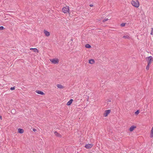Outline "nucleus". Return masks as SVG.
<instances>
[{
    "mask_svg": "<svg viewBox=\"0 0 153 153\" xmlns=\"http://www.w3.org/2000/svg\"><path fill=\"white\" fill-rule=\"evenodd\" d=\"M131 4L133 6L137 7H138L139 6V2L137 0L136 1H132L131 2Z\"/></svg>",
    "mask_w": 153,
    "mask_h": 153,
    "instance_id": "f257e3e1",
    "label": "nucleus"
},
{
    "mask_svg": "<svg viewBox=\"0 0 153 153\" xmlns=\"http://www.w3.org/2000/svg\"><path fill=\"white\" fill-rule=\"evenodd\" d=\"M146 60H148V65H150L152 61H153V58L151 56L146 57Z\"/></svg>",
    "mask_w": 153,
    "mask_h": 153,
    "instance_id": "f03ea898",
    "label": "nucleus"
},
{
    "mask_svg": "<svg viewBox=\"0 0 153 153\" xmlns=\"http://www.w3.org/2000/svg\"><path fill=\"white\" fill-rule=\"evenodd\" d=\"M69 7L66 6V7L63 8L62 9V11L64 13H67V12H69Z\"/></svg>",
    "mask_w": 153,
    "mask_h": 153,
    "instance_id": "7ed1b4c3",
    "label": "nucleus"
},
{
    "mask_svg": "<svg viewBox=\"0 0 153 153\" xmlns=\"http://www.w3.org/2000/svg\"><path fill=\"white\" fill-rule=\"evenodd\" d=\"M50 61L52 62V63L54 64L58 63L59 62V59L57 58L51 59Z\"/></svg>",
    "mask_w": 153,
    "mask_h": 153,
    "instance_id": "20e7f679",
    "label": "nucleus"
},
{
    "mask_svg": "<svg viewBox=\"0 0 153 153\" xmlns=\"http://www.w3.org/2000/svg\"><path fill=\"white\" fill-rule=\"evenodd\" d=\"M111 111V110L109 109L105 111L103 114V116L105 117H107L108 115L110 113Z\"/></svg>",
    "mask_w": 153,
    "mask_h": 153,
    "instance_id": "39448f33",
    "label": "nucleus"
},
{
    "mask_svg": "<svg viewBox=\"0 0 153 153\" xmlns=\"http://www.w3.org/2000/svg\"><path fill=\"white\" fill-rule=\"evenodd\" d=\"M93 146V144H86L85 147L87 149H89L91 148Z\"/></svg>",
    "mask_w": 153,
    "mask_h": 153,
    "instance_id": "423d86ee",
    "label": "nucleus"
},
{
    "mask_svg": "<svg viewBox=\"0 0 153 153\" xmlns=\"http://www.w3.org/2000/svg\"><path fill=\"white\" fill-rule=\"evenodd\" d=\"M136 128V126H131L129 129V131H133L134 129Z\"/></svg>",
    "mask_w": 153,
    "mask_h": 153,
    "instance_id": "0eeeda50",
    "label": "nucleus"
},
{
    "mask_svg": "<svg viewBox=\"0 0 153 153\" xmlns=\"http://www.w3.org/2000/svg\"><path fill=\"white\" fill-rule=\"evenodd\" d=\"M44 33L45 35L47 36H50V33L48 31H47L44 30Z\"/></svg>",
    "mask_w": 153,
    "mask_h": 153,
    "instance_id": "6e6552de",
    "label": "nucleus"
},
{
    "mask_svg": "<svg viewBox=\"0 0 153 153\" xmlns=\"http://www.w3.org/2000/svg\"><path fill=\"white\" fill-rule=\"evenodd\" d=\"M36 93L39 94H40L41 95H45V93H44L42 91H39V90H36Z\"/></svg>",
    "mask_w": 153,
    "mask_h": 153,
    "instance_id": "1a4fd4ad",
    "label": "nucleus"
},
{
    "mask_svg": "<svg viewBox=\"0 0 153 153\" xmlns=\"http://www.w3.org/2000/svg\"><path fill=\"white\" fill-rule=\"evenodd\" d=\"M73 101V99H70L69 101L67 103V105H70L72 103Z\"/></svg>",
    "mask_w": 153,
    "mask_h": 153,
    "instance_id": "9d476101",
    "label": "nucleus"
},
{
    "mask_svg": "<svg viewBox=\"0 0 153 153\" xmlns=\"http://www.w3.org/2000/svg\"><path fill=\"white\" fill-rule=\"evenodd\" d=\"M54 133L55 135L57 137H62L61 135L56 131H55L54 132Z\"/></svg>",
    "mask_w": 153,
    "mask_h": 153,
    "instance_id": "9b49d317",
    "label": "nucleus"
},
{
    "mask_svg": "<svg viewBox=\"0 0 153 153\" xmlns=\"http://www.w3.org/2000/svg\"><path fill=\"white\" fill-rule=\"evenodd\" d=\"M18 132L20 134H22L24 132L23 129L20 128H18Z\"/></svg>",
    "mask_w": 153,
    "mask_h": 153,
    "instance_id": "f8f14e48",
    "label": "nucleus"
},
{
    "mask_svg": "<svg viewBox=\"0 0 153 153\" xmlns=\"http://www.w3.org/2000/svg\"><path fill=\"white\" fill-rule=\"evenodd\" d=\"M30 50H33V51L34 52H38L39 51L36 48H31L30 49Z\"/></svg>",
    "mask_w": 153,
    "mask_h": 153,
    "instance_id": "ddd939ff",
    "label": "nucleus"
},
{
    "mask_svg": "<svg viewBox=\"0 0 153 153\" xmlns=\"http://www.w3.org/2000/svg\"><path fill=\"white\" fill-rule=\"evenodd\" d=\"M95 62L94 60L93 59H91L89 60V63L91 64H93Z\"/></svg>",
    "mask_w": 153,
    "mask_h": 153,
    "instance_id": "4468645a",
    "label": "nucleus"
},
{
    "mask_svg": "<svg viewBox=\"0 0 153 153\" xmlns=\"http://www.w3.org/2000/svg\"><path fill=\"white\" fill-rule=\"evenodd\" d=\"M150 137L151 138H152L153 137V126L152 128L151 131V133H150Z\"/></svg>",
    "mask_w": 153,
    "mask_h": 153,
    "instance_id": "2eb2a0df",
    "label": "nucleus"
},
{
    "mask_svg": "<svg viewBox=\"0 0 153 153\" xmlns=\"http://www.w3.org/2000/svg\"><path fill=\"white\" fill-rule=\"evenodd\" d=\"M57 87L59 88H64V87L63 85L60 84H57Z\"/></svg>",
    "mask_w": 153,
    "mask_h": 153,
    "instance_id": "dca6fc26",
    "label": "nucleus"
},
{
    "mask_svg": "<svg viewBox=\"0 0 153 153\" xmlns=\"http://www.w3.org/2000/svg\"><path fill=\"white\" fill-rule=\"evenodd\" d=\"M11 112L12 114H15L16 112V110L14 109H12L11 110Z\"/></svg>",
    "mask_w": 153,
    "mask_h": 153,
    "instance_id": "f3484780",
    "label": "nucleus"
},
{
    "mask_svg": "<svg viewBox=\"0 0 153 153\" xmlns=\"http://www.w3.org/2000/svg\"><path fill=\"white\" fill-rule=\"evenodd\" d=\"M85 47L86 48H91V46L89 44H87L85 45Z\"/></svg>",
    "mask_w": 153,
    "mask_h": 153,
    "instance_id": "a211bd4d",
    "label": "nucleus"
},
{
    "mask_svg": "<svg viewBox=\"0 0 153 153\" xmlns=\"http://www.w3.org/2000/svg\"><path fill=\"white\" fill-rule=\"evenodd\" d=\"M126 23H122V24L120 25V26L121 27H124L125 26Z\"/></svg>",
    "mask_w": 153,
    "mask_h": 153,
    "instance_id": "6ab92c4d",
    "label": "nucleus"
},
{
    "mask_svg": "<svg viewBox=\"0 0 153 153\" xmlns=\"http://www.w3.org/2000/svg\"><path fill=\"white\" fill-rule=\"evenodd\" d=\"M139 110H137L135 112V114L136 115H137L139 114Z\"/></svg>",
    "mask_w": 153,
    "mask_h": 153,
    "instance_id": "aec40b11",
    "label": "nucleus"
},
{
    "mask_svg": "<svg viewBox=\"0 0 153 153\" xmlns=\"http://www.w3.org/2000/svg\"><path fill=\"white\" fill-rule=\"evenodd\" d=\"M129 37L128 36H124L123 37V38H125V39H128Z\"/></svg>",
    "mask_w": 153,
    "mask_h": 153,
    "instance_id": "412c9836",
    "label": "nucleus"
},
{
    "mask_svg": "<svg viewBox=\"0 0 153 153\" xmlns=\"http://www.w3.org/2000/svg\"><path fill=\"white\" fill-rule=\"evenodd\" d=\"M108 20V18L107 19H103L102 22H105L106 21H107Z\"/></svg>",
    "mask_w": 153,
    "mask_h": 153,
    "instance_id": "4be33fe9",
    "label": "nucleus"
},
{
    "mask_svg": "<svg viewBox=\"0 0 153 153\" xmlns=\"http://www.w3.org/2000/svg\"><path fill=\"white\" fill-rule=\"evenodd\" d=\"M150 65H148V64H147V66L146 67V69L147 70H148L149 68V66Z\"/></svg>",
    "mask_w": 153,
    "mask_h": 153,
    "instance_id": "5701e85b",
    "label": "nucleus"
},
{
    "mask_svg": "<svg viewBox=\"0 0 153 153\" xmlns=\"http://www.w3.org/2000/svg\"><path fill=\"white\" fill-rule=\"evenodd\" d=\"M4 29L3 26H1L0 27V30H3Z\"/></svg>",
    "mask_w": 153,
    "mask_h": 153,
    "instance_id": "b1692460",
    "label": "nucleus"
},
{
    "mask_svg": "<svg viewBox=\"0 0 153 153\" xmlns=\"http://www.w3.org/2000/svg\"><path fill=\"white\" fill-rule=\"evenodd\" d=\"M15 89V87H11L10 88V90H13Z\"/></svg>",
    "mask_w": 153,
    "mask_h": 153,
    "instance_id": "393cba45",
    "label": "nucleus"
},
{
    "mask_svg": "<svg viewBox=\"0 0 153 153\" xmlns=\"http://www.w3.org/2000/svg\"><path fill=\"white\" fill-rule=\"evenodd\" d=\"M152 30H151V35H153V28H152Z\"/></svg>",
    "mask_w": 153,
    "mask_h": 153,
    "instance_id": "a878e982",
    "label": "nucleus"
},
{
    "mask_svg": "<svg viewBox=\"0 0 153 153\" xmlns=\"http://www.w3.org/2000/svg\"><path fill=\"white\" fill-rule=\"evenodd\" d=\"M33 131L34 132L36 131V129L35 128H33Z\"/></svg>",
    "mask_w": 153,
    "mask_h": 153,
    "instance_id": "bb28decb",
    "label": "nucleus"
},
{
    "mask_svg": "<svg viewBox=\"0 0 153 153\" xmlns=\"http://www.w3.org/2000/svg\"><path fill=\"white\" fill-rule=\"evenodd\" d=\"M89 6L90 7H92L93 6V5L92 4H91L89 5Z\"/></svg>",
    "mask_w": 153,
    "mask_h": 153,
    "instance_id": "cd10ccee",
    "label": "nucleus"
},
{
    "mask_svg": "<svg viewBox=\"0 0 153 153\" xmlns=\"http://www.w3.org/2000/svg\"><path fill=\"white\" fill-rule=\"evenodd\" d=\"M0 119L2 120V116H0Z\"/></svg>",
    "mask_w": 153,
    "mask_h": 153,
    "instance_id": "c85d7f7f",
    "label": "nucleus"
},
{
    "mask_svg": "<svg viewBox=\"0 0 153 153\" xmlns=\"http://www.w3.org/2000/svg\"><path fill=\"white\" fill-rule=\"evenodd\" d=\"M108 102H111V100H108Z\"/></svg>",
    "mask_w": 153,
    "mask_h": 153,
    "instance_id": "c756f323",
    "label": "nucleus"
},
{
    "mask_svg": "<svg viewBox=\"0 0 153 153\" xmlns=\"http://www.w3.org/2000/svg\"><path fill=\"white\" fill-rule=\"evenodd\" d=\"M77 153H78V152Z\"/></svg>",
    "mask_w": 153,
    "mask_h": 153,
    "instance_id": "7c9ffc66",
    "label": "nucleus"
}]
</instances>
